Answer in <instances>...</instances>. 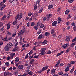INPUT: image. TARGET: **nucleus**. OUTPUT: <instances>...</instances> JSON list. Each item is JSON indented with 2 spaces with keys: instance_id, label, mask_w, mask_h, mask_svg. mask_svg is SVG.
I'll use <instances>...</instances> for the list:
<instances>
[{
  "instance_id": "26",
  "label": "nucleus",
  "mask_w": 76,
  "mask_h": 76,
  "mask_svg": "<svg viewBox=\"0 0 76 76\" xmlns=\"http://www.w3.org/2000/svg\"><path fill=\"white\" fill-rule=\"evenodd\" d=\"M20 31L23 34V33H24V32H25V28H23V29Z\"/></svg>"
},
{
  "instance_id": "50",
  "label": "nucleus",
  "mask_w": 76,
  "mask_h": 76,
  "mask_svg": "<svg viewBox=\"0 0 76 76\" xmlns=\"http://www.w3.org/2000/svg\"><path fill=\"white\" fill-rule=\"evenodd\" d=\"M26 76V74L25 73H24L23 75H19L18 76Z\"/></svg>"
},
{
  "instance_id": "10",
  "label": "nucleus",
  "mask_w": 76,
  "mask_h": 76,
  "mask_svg": "<svg viewBox=\"0 0 76 76\" xmlns=\"http://www.w3.org/2000/svg\"><path fill=\"white\" fill-rule=\"evenodd\" d=\"M38 13H36L34 14L33 16V18H37V16H38Z\"/></svg>"
},
{
  "instance_id": "43",
  "label": "nucleus",
  "mask_w": 76,
  "mask_h": 76,
  "mask_svg": "<svg viewBox=\"0 0 76 76\" xmlns=\"http://www.w3.org/2000/svg\"><path fill=\"white\" fill-rule=\"evenodd\" d=\"M34 59H32L31 60L30 62V64H32L33 63H34Z\"/></svg>"
},
{
  "instance_id": "44",
  "label": "nucleus",
  "mask_w": 76,
  "mask_h": 76,
  "mask_svg": "<svg viewBox=\"0 0 76 76\" xmlns=\"http://www.w3.org/2000/svg\"><path fill=\"white\" fill-rule=\"evenodd\" d=\"M73 1H74V0H68V2H69V3H72V2H73Z\"/></svg>"
},
{
  "instance_id": "17",
  "label": "nucleus",
  "mask_w": 76,
  "mask_h": 76,
  "mask_svg": "<svg viewBox=\"0 0 76 76\" xmlns=\"http://www.w3.org/2000/svg\"><path fill=\"white\" fill-rule=\"evenodd\" d=\"M70 48H68L66 50V53H67L68 52H69V51H70Z\"/></svg>"
},
{
  "instance_id": "22",
  "label": "nucleus",
  "mask_w": 76,
  "mask_h": 76,
  "mask_svg": "<svg viewBox=\"0 0 76 76\" xmlns=\"http://www.w3.org/2000/svg\"><path fill=\"white\" fill-rule=\"evenodd\" d=\"M75 44L76 43H73L70 45V47H73V46H74Z\"/></svg>"
},
{
  "instance_id": "19",
  "label": "nucleus",
  "mask_w": 76,
  "mask_h": 76,
  "mask_svg": "<svg viewBox=\"0 0 76 76\" xmlns=\"http://www.w3.org/2000/svg\"><path fill=\"white\" fill-rule=\"evenodd\" d=\"M51 16H52V15L51 14H49L47 16V17L48 18H50Z\"/></svg>"
},
{
  "instance_id": "13",
  "label": "nucleus",
  "mask_w": 76,
  "mask_h": 76,
  "mask_svg": "<svg viewBox=\"0 0 76 76\" xmlns=\"http://www.w3.org/2000/svg\"><path fill=\"white\" fill-rule=\"evenodd\" d=\"M47 69H48V66L44 67L42 68V71H44V70H45Z\"/></svg>"
},
{
  "instance_id": "58",
  "label": "nucleus",
  "mask_w": 76,
  "mask_h": 76,
  "mask_svg": "<svg viewBox=\"0 0 76 76\" xmlns=\"http://www.w3.org/2000/svg\"><path fill=\"white\" fill-rule=\"evenodd\" d=\"M28 16H32V13L31 12H30L28 14Z\"/></svg>"
},
{
  "instance_id": "47",
  "label": "nucleus",
  "mask_w": 76,
  "mask_h": 76,
  "mask_svg": "<svg viewBox=\"0 0 76 76\" xmlns=\"http://www.w3.org/2000/svg\"><path fill=\"white\" fill-rule=\"evenodd\" d=\"M4 4V3L3 2H1L0 3V4L1 6H3Z\"/></svg>"
},
{
  "instance_id": "28",
  "label": "nucleus",
  "mask_w": 76,
  "mask_h": 76,
  "mask_svg": "<svg viewBox=\"0 0 76 76\" xmlns=\"http://www.w3.org/2000/svg\"><path fill=\"white\" fill-rule=\"evenodd\" d=\"M39 26L41 28H44V24H40L39 25Z\"/></svg>"
},
{
  "instance_id": "3",
  "label": "nucleus",
  "mask_w": 76,
  "mask_h": 76,
  "mask_svg": "<svg viewBox=\"0 0 76 76\" xmlns=\"http://www.w3.org/2000/svg\"><path fill=\"white\" fill-rule=\"evenodd\" d=\"M10 48L7 44L5 46L4 50L6 51H8Z\"/></svg>"
},
{
  "instance_id": "46",
  "label": "nucleus",
  "mask_w": 76,
  "mask_h": 76,
  "mask_svg": "<svg viewBox=\"0 0 76 76\" xmlns=\"http://www.w3.org/2000/svg\"><path fill=\"white\" fill-rule=\"evenodd\" d=\"M13 74L14 75H18L17 71H15L13 73Z\"/></svg>"
},
{
  "instance_id": "48",
  "label": "nucleus",
  "mask_w": 76,
  "mask_h": 76,
  "mask_svg": "<svg viewBox=\"0 0 76 76\" xmlns=\"http://www.w3.org/2000/svg\"><path fill=\"white\" fill-rule=\"evenodd\" d=\"M16 33H13L12 36V37H15L16 36Z\"/></svg>"
},
{
  "instance_id": "20",
  "label": "nucleus",
  "mask_w": 76,
  "mask_h": 76,
  "mask_svg": "<svg viewBox=\"0 0 76 76\" xmlns=\"http://www.w3.org/2000/svg\"><path fill=\"white\" fill-rule=\"evenodd\" d=\"M69 67L67 66L66 69H65V72H68V71L69 70Z\"/></svg>"
},
{
  "instance_id": "30",
  "label": "nucleus",
  "mask_w": 76,
  "mask_h": 76,
  "mask_svg": "<svg viewBox=\"0 0 76 76\" xmlns=\"http://www.w3.org/2000/svg\"><path fill=\"white\" fill-rule=\"evenodd\" d=\"M33 53H34V51H32L31 50L30 52L28 53V54L29 55V56H31V54H32Z\"/></svg>"
},
{
  "instance_id": "24",
  "label": "nucleus",
  "mask_w": 76,
  "mask_h": 76,
  "mask_svg": "<svg viewBox=\"0 0 76 76\" xmlns=\"http://www.w3.org/2000/svg\"><path fill=\"white\" fill-rule=\"evenodd\" d=\"M47 43V41L46 40H44L42 42L43 45H45Z\"/></svg>"
},
{
  "instance_id": "7",
  "label": "nucleus",
  "mask_w": 76,
  "mask_h": 76,
  "mask_svg": "<svg viewBox=\"0 0 76 76\" xmlns=\"http://www.w3.org/2000/svg\"><path fill=\"white\" fill-rule=\"evenodd\" d=\"M57 24V21H54V22H53L52 23V25L53 26H55Z\"/></svg>"
},
{
  "instance_id": "32",
  "label": "nucleus",
  "mask_w": 76,
  "mask_h": 76,
  "mask_svg": "<svg viewBox=\"0 0 76 76\" xmlns=\"http://www.w3.org/2000/svg\"><path fill=\"white\" fill-rule=\"evenodd\" d=\"M63 52H64V51H62L60 53H58L57 54V56H60V55H61L62 54V53H63Z\"/></svg>"
},
{
  "instance_id": "52",
  "label": "nucleus",
  "mask_w": 76,
  "mask_h": 76,
  "mask_svg": "<svg viewBox=\"0 0 76 76\" xmlns=\"http://www.w3.org/2000/svg\"><path fill=\"white\" fill-rule=\"evenodd\" d=\"M41 33V31L40 30H39L37 32V34H39Z\"/></svg>"
},
{
  "instance_id": "15",
  "label": "nucleus",
  "mask_w": 76,
  "mask_h": 76,
  "mask_svg": "<svg viewBox=\"0 0 76 76\" xmlns=\"http://www.w3.org/2000/svg\"><path fill=\"white\" fill-rule=\"evenodd\" d=\"M53 7V5H50L48 7V9L50 10Z\"/></svg>"
},
{
  "instance_id": "36",
  "label": "nucleus",
  "mask_w": 76,
  "mask_h": 76,
  "mask_svg": "<svg viewBox=\"0 0 76 76\" xmlns=\"http://www.w3.org/2000/svg\"><path fill=\"white\" fill-rule=\"evenodd\" d=\"M75 63H76V62L71 61L70 62V64H74Z\"/></svg>"
},
{
  "instance_id": "42",
  "label": "nucleus",
  "mask_w": 76,
  "mask_h": 76,
  "mask_svg": "<svg viewBox=\"0 0 76 76\" xmlns=\"http://www.w3.org/2000/svg\"><path fill=\"white\" fill-rule=\"evenodd\" d=\"M29 58V55L28 54H27L26 56L25 57V59H26Z\"/></svg>"
},
{
  "instance_id": "37",
  "label": "nucleus",
  "mask_w": 76,
  "mask_h": 76,
  "mask_svg": "<svg viewBox=\"0 0 76 76\" xmlns=\"http://www.w3.org/2000/svg\"><path fill=\"white\" fill-rule=\"evenodd\" d=\"M34 28L35 30H37L38 29V26H34Z\"/></svg>"
},
{
  "instance_id": "35",
  "label": "nucleus",
  "mask_w": 76,
  "mask_h": 76,
  "mask_svg": "<svg viewBox=\"0 0 76 76\" xmlns=\"http://www.w3.org/2000/svg\"><path fill=\"white\" fill-rule=\"evenodd\" d=\"M47 54H51V52L50 51V50H49L48 52L46 53Z\"/></svg>"
},
{
  "instance_id": "40",
  "label": "nucleus",
  "mask_w": 76,
  "mask_h": 76,
  "mask_svg": "<svg viewBox=\"0 0 76 76\" xmlns=\"http://www.w3.org/2000/svg\"><path fill=\"white\" fill-rule=\"evenodd\" d=\"M7 34L8 35H12V33L9 31H7Z\"/></svg>"
},
{
  "instance_id": "51",
  "label": "nucleus",
  "mask_w": 76,
  "mask_h": 76,
  "mask_svg": "<svg viewBox=\"0 0 76 76\" xmlns=\"http://www.w3.org/2000/svg\"><path fill=\"white\" fill-rule=\"evenodd\" d=\"M32 72L31 71L28 73V74H29V75H30V76H31V75H32Z\"/></svg>"
},
{
  "instance_id": "2",
  "label": "nucleus",
  "mask_w": 76,
  "mask_h": 76,
  "mask_svg": "<svg viewBox=\"0 0 76 76\" xmlns=\"http://www.w3.org/2000/svg\"><path fill=\"white\" fill-rule=\"evenodd\" d=\"M69 45V43L64 44L62 45V48L65 49V48H66Z\"/></svg>"
},
{
  "instance_id": "11",
  "label": "nucleus",
  "mask_w": 76,
  "mask_h": 76,
  "mask_svg": "<svg viewBox=\"0 0 76 76\" xmlns=\"http://www.w3.org/2000/svg\"><path fill=\"white\" fill-rule=\"evenodd\" d=\"M56 70V69H52L51 70V74H54V73H55Z\"/></svg>"
},
{
  "instance_id": "33",
  "label": "nucleus",
  "mask_w": 76,
  "mask_h": 76,
  "mask_svg": "<svg viewBox=\"0 0 76 76\" xmlns=\"http://www.w3.org/2000/svg\"><path fill=\"white\" fill-rule=\"evenodd\" d=\"M37 9V5L36 4H35L34 5V10H35Z\"/></svg>"
},
{
  "instance_id": "49",
  "label": "nucleus",
  "mask_w": 76,
  "mask_h": 76,
  "mask_svg": "<svg viewBox=\"0 0 76 76\" xmlns=\"http://www.w3.org/2000/svg\"><path fill=\"white\" fill-rule=\"evenodd\" d=\"M1 31H3V30L4 29V27L3 26H1Z\"/></svg>"
},
{
  "instance_id": "29",
  "label": "nucleus",
  "mask_w": 76,
  "mask_h": 76,
  "mask_svg": "<svg viewBox=\"0 0 76 76\" xmlns=\"http://www.w3.org/2000/svg\"><path fill=\"white\" fill-rule=\"evenodd\" d=\"M7 29H9L10 28V24H8L7 25Z\"/></svg>"
},
{
  "instance_id": "38",
  "label": "nucleus",
  "mask_w": 76,
  "mask_h": 76,
  "mask_svg": "<svg viewBox=\"0 0 76 76\" xmlns=\"http://www.w3.org/2000/svg\"><path fill=\"white\" fill-rule=\"evenodd\" d=\"M22 14H20V15H19V19H21L22 18Z\"/></svg>"
},
{
  "instance_id": "12",
  "label": "nucleus",
  "mask_w": 76,
  "mask_h": 76,
  "mask_svg": "<svg viewBox=\"0 0 76 76\" xmlns=\"http://www.w3.org/2000/svg\"><path fill=\"white\" fill-rule=\"evenodd\" d=\"M19 61V58L18 57H16L15 59V63H17Z\"/></svg>"
},
{
  "instance_id": "63",
  "label": "nucleus",
  "mask_w": 76,
  "mask_h": 76,
  "mask_svg": "<svg viewBox=\"0 0 76 76\" xmlns=\"http://www.w3.org/2000/svg\"><path fill=\"white\" fill-rule=\"evenodd\" d=\"M7 76V72H5L4 73V76Z\"/></svg>"
},
{
  "instance_id": "4",
  "label": "nucleus",
  "mask_w": 76,
  "mask_h": 76,
  "mask_svg": "<svg viewBox=\"0 0 76 76\" xmlns=\"http://www.w3.org/2000/svg\"><path fill=\"white\" fill-rule=\"evenodd\" d=\"M18 68H17V71H19V69H22L23 68V65H20L18 66Z\"/></svg>"
},
{
  "instance_id": "1",
  "label": "nucleus",
  "mask_w": 76,
  "mask_h": 76,
  "mask_svg": "<svg viewBox=\"0 0 76 76\" xmlns=\"http://www.w3.org/2000/svg\"><path fill=\"white\" fill-rule=\"evenodd\" d=\"M46 50V49L45 48H42L41 49V52L40 53V54L41 55H44V54H45V50Z\"/></svg>"
},
{
  "instance_id": "9",
  "label": "nucleus",
  "mask_w": 76,
  "mask_h": 76,
  "mask_svg": "<svg viewBox=\"0 0 76 76\" xmlns=\"http://www.w3.org/2000/svg\"><path fill=\"white\" fill-rule=\"evenodd\" d=\"M70 40V38L69 37H66V39H65V41H66V42H68Z\"/></svg>"
},
{
  "instance_id": "56",
  "label": "nucleus",
  "mask_w": 76,
  "mask_h": 76,
  "mask_svg": "<svg viewBox=\"0 0 76 76\" xmlns=\"http://www.w3.org/2000/svg\"><path fill=\"white\" fill-rule=\"evenodd\" d=\"M3 44V42L2 41H0V45H2Z\"/></svg>"
},
{
  "instance_id": "59",
  "label": "nucleus",
  "mask_w": 76,
  "mask_h": 76,
  "mask_svg": "<svg viewBox=\"0 0 76 76\" xmlns=\"http://www.w3.org/2000/svg\"><path fill=\"white\" fill-rule=\"evenodd\" d=\"M11 59V57H10V56H9L7 58V60H9L10 59Z\"/></svg>"
},
{
  "instance_id": "64",
  "label": "nucleus",
  "mask_w": 76,
  "mask_h": 76,
  "mask_svg": "<svg viewBox=\"0 0 76 76\" xmlns=\"http://www.w3.org/2000/svg\"><path fill=\"white\" fill-rule=\"evenodd\" d=\"M76 41V37L74 39L72 40V42H74L75 41Z\"/></svg>"
},
{
  "instance_id": "31",
  "label": "nucleus",
  "mask_w": 76,
  "mask_h": 76,
  "mask_svg": "<svg viewBox=\"0 0 76 76\" xmlns=\"http://www.w3.org/2000/svg\"><path fill=\"white\" fill-rule=\"evenodd\" d=\"M41 38H42V35H40L38 37V39H40Z\"/></svg>"
},
{
  "instance_id": "18",
  "label": "nucleus",
  "mask_w": 76,
  "mask_h": 76,
  "mask_svg": "<svg viewBox=\"0 0 76 76\" xmlns=\"http://www.w3.org/2000/svg\"><path fill=\"white\" fill-rule=\"evenodd\" d=\"M69 12H70V10H67L65 12V15H67L68 14Z\"/></svg>"
},
{
  "instance_id": "39",
  "label": "nucleus",
  "mask_w": 76,
  "mask_h": 76,
  "mask_svg": "<svg viewBox=\"0 0 76 76\" xmlns=\"http://www.w3.org/2000/svg\"><path fill=\"white\" fill-rule=\"evenodd\" d=\"M54 32V29H52L51 30V34H53Z\"/></svg>"
},
{
  "instance_id": "6",
  "label": "nucleus",
  "mask_w": 76,
  "mask_h": 76,
  "mask_svg": "<svg viewBox=\"0 0 76 76\" xmlns=\"http://www.w3.org/2000/svg\"><path fill=\"white\" fill-rule=\"evenodd\" d=\"M10 48H12L13 47V44L11 42H9L7 44Z\"/></svg>"
},
{
  "instance_id": "8",
  "label": "nucleus",
  "mask_w": 76,
  "mask_h": 76,
  "mask_svg": "<svg viewBox=\"0 0 76 76\" xmlns=\"http://www.w3.org/2000/svg\"><path fill=\"white\" fill-rule=\"evenodd\" d=\"M6 7V5H4L3 6H2L0 8V10L1 11L3 10H4V9Z\"/></svg>"
},
{
  "instance_id": "25",
  "label": "nucleus",
  "mask_w": 76,
  "mask_h": 76,
  "mask_svg": "<svg viewBox=\"0 0 76 76\" xmlns=\"http://www.w3.org/2000/svg\"><path fill=\"white\" fill-rule=\"evenodd\" d=\"M45 35L46 37H48L50 35V33L46 32L45 33Z\"/></svg>"
},
{
  "instance_id": "55",
  "label": "nucleus",
  "mask_w": 76,
  "mask_h": 76,
  "mask_svg": "<svg viewBox=\"0 0 76 76\" xmlns=\"http://www.w3.org/2000/svg\"><path fill=\"white\" fill-rule=\"evenodd\" d=\"M2 40H3V41H7V38H3L2 39Z\"/></svg>"
},
{
  "instance_id": "14",
  "label": "nucleus",
  "mask_w": 76,
  "mask_h": 76,
  "mask_svg": "<svg viewBox=\"0 0 76 76\" xmlns=\"http://www.w3.org/2000/svg\"><path fill=\"white\" fill-rule=\"evenodd\" d=\"M62 21V20H61V18L60 17H59L58 19V23H60Z\"/></svg>"
},
{
  "instance_id": "54",
  "label": "nucleus",
  "mask_w": 76,
  "mask_h": 76,
  "mask_svg": "<svg viewBox=\"0 0 76 76\" xmlns=\"http://www.w3.org/2000/svg\"><path fill=\"white\" fill-rule=\"evenodd\" d=\"M73 10L74 11L76 10V6H75L73 8Z\"/></svg>"
},
{
  "instance_id": "21",
  "label": "nucleus",
  "mask_w": 76,
  "mask_h": 76,
  "mask_svg": "<svg viewBox=\"0 0 76 76\" xmlns=\"http://www.w3.org/2000/svg\"><path fill=\"white\" fill-rule=\"evenodd\" d=\"M6 18V15H4V16H3L2 18L1 21L2 22L4 20V19H5Z\"/></svg>"
},
{
  "instance_id": "23",
  "label": "nucleus",
  "mask_w": 76,
  "mask_h": 76,
  "mask_svg": "<svg viewBox=\"0 0 76 76\" xmlns=\"http://www.w3.org/2000/svg\"><path fill=\"white\" fill-rule=\"evenodd\" d=\"M19 14H18L15 17V20H17L18 19H19Z\"/></svg>"
},
{
  "instance_id": "61",
  "label": "nucleus",
  "mask_w": 76,
  "mask_h": 76,
  "mask_svg": "<svg viewBox=\"0 0 76 76\" xmlns=\"http://www.w3.org/2000/svg\"><path fill=\"white\" fill-rule=\"evenodd\" d=\"M73 29L74 31H76V26H75L73 27Z\"/></svg>"
},
{
  "instance_id": "41",
  "label": "nucleus",
  "mask_w": 76,
  "mask_h": 76,
  "mask_svg": "<svg viewBox=\"0 0 76 76\" xmlns=\"http://www.w3.org/2000/svg\"><path fill=\"white\" fill-rule=\"evenodd\" d=\"M74 71V68H72L71 70L70 73H73Z\"/></svg>"
},
{
  "instance_id": "60",
  "label": "nucleus",
  "mask_w": 76,
  "mask_h": 76,
  "mask_svg": "<svg viewBox=\"0 0 76 76\" xmlns=\"http://www.w3.org/2000/svg\"><path fill=\"white\" fill-rule=\"evenodd\" d=\"M3 15V12H0V16H2Z\"/></svg>"
},
{
  "instance_id": "62",
  "label": "nucleus",
  "mask_w": 76,
  "mask_h": 76,
  "mask_svg": "<svg viewBox=\"0 0 76 76\" xmlns=\"http://www.w3.org/2000/svg\"><path fill=\"white\" fill-rule=\"evenodd\" d=\"M5 64L6 66H9L10 65L9 63V62H7L5 63Z\"/></svg>"
},
{
  "instance_id": "34",
  "label": "nucleus",
  "mask_w": 76,
  "mask_h": 76,
  "mask_svg": "<svg viewBox=\"0 0 76 76\" xmlns=\"http://www.w3.org/2000/svg\"><path fill=\"white\" fill-rule=\"evenodd\" d=\"M68 76V74H67V73H64L62 75V76Z\"/></svg>"
},
{
  "instance_id": "5",
  "label": "nucleus",
  "mask_w": 76,
  "mask_h": 76,
  "mask_svg": "<svg viewBox=\"0 0 76 76\" xmlns=\"http://www.w3.org/2000/svg\"><path fill=\"white\" fill-rule=\"evenodd\" d=\"M10 56L11 57V59H13V58L15 56V53H11L10 54Z\"/></svg>"
},
{
  "instance_id": "45",
  "label": "nucleus",
  "mask_w": 76,
  "mask_h": 76,
  "mask_svg": "<svg viewBox=\"0 0 76 76\" xmlns=\"http://www.w3.org/2000/svg\"><path fill=\"white\" fill-rule=\"evenodd\" d=\"M35 25V23L34 22H32L31 24V26H34Z\"/></svg>"
},
{
  "instance_id": "53",
  "label": "nucleus",
  "mask_w": 76,
  "mask_h": 76,
  "mask_svg": "<svg viewBox=\"0 0 76 76\" xmlns=\"http://www.w3.org/2000/svg\"><path fill=\"white\" fill-rule=\"evenodd\" d=\"M17 50V49L16 48H14L12 50V51H16Z\"/></svg>"
},
{
  "instance_id": "16",
  "label": "nucleus",
  "mask_w": 76,
  "mask_h": 76,
  "mask_svg": "<svg viewBox=\"0 0 76 76\" xmlns=\"http://www.w3.org/2000/svg\"><path fill=\"white\" fill-rule=\"evenodd\" d=\"M22 33H21V32L20 31L18 33V36L19 37H22Z\"/></svg>"
},
{
  "instance_id": "57",
  "label": "nucleus",
  "mask_w": 76,
  "mask_h": 76,
  "mask_svg": "<svg viewBox=\"0 0 76 76\" xmlns=\"http://www.w3.org/2000/svg\"><path fill=\"white\" fill-rule=\"evenodd\" d=\"M47 17H44L43 19V20H44V21H45V20H47Z\"/></svg>"
},
{
  "instance_id": "27",
  "label": "nucleus",
  "mask_w": 76,
  "mask_h": 76,
  "mask_svg": "<svg viewBox=\"0 0 76 76\" xmlns=\"http://www.w3.org/2000/svg\"><path fill=\"white\" fill-rule=\"evenodd\" d=\"M43 10V8H41L40 10L39 11V13H41L42 12V11Z\"/></svg>"
}]
</instances>
